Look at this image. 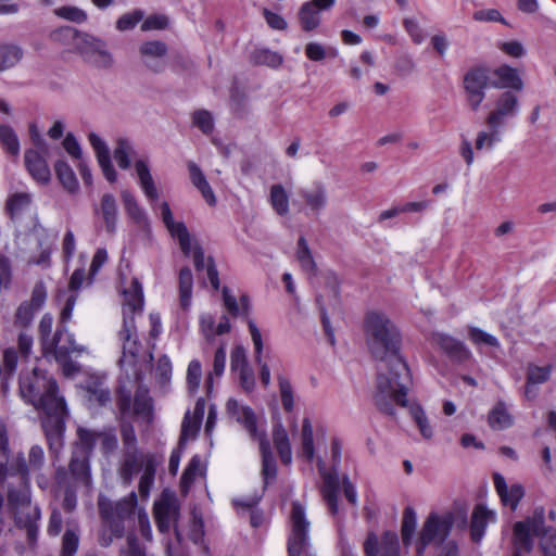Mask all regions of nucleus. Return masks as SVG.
<instances>
[{
  "label": "nucleus",
  "instance_id": "1",
  "mask_svg": "<svg viewBox=\"0 0 556 556\" xmlns=\"http://www.w3.org/2000/svg\"><path fill=\"white\" fill-rule=\"evenodd\" d=\"M364 333L368 350L380 362L374 401L377 408L389 416L395 415V405L407 406V391L412 377L400 354L401 333L382 312H368L364 318Z\"/></svg>",
  "mask_w": 556,
  "mask_h": 556
},
{
  "label": "nucleus",
  "instance_id": "2",
  "mask_svg": "<svg viewBox=\"0 0 556 556\" xmlns=\"http://www.w3.org/2000/svg\"><path fill=\"white\" fill-rule=\"evenodd\" d=\"M20 393L25 402L45 414L42 428L48 441L59 443L64 430L67 407L63 396L59 395L56 381L47 372L34 368L20 377Z\"/></svg>",
  "mask_w": 556,
  "mask_h": 556
},
{
  "label": "nucleus",
  "instance_id": "3",
  "mask_svg": "<svg viewBox=\"0 0 556 556\" xmlns=\"http://www.w3.org/2000/svg\"><path fill=\"white\" fill-rule=\"evenodd\" d=\"M144 296L141 283L134 278L129 288L124 290L123 327L118 332L123 354L118 363L125 374L127 383L137 384L142 380L140 363L141 343L138 340L136 316L143 313Z\"/></svg>",
  "mask_w": 556,
  "mask_h": 556
},
{
  "label": "nucleus",
  "instance_id": "4",
  "mask_svg": "<svg viewBox=\"0 0 556 556\" xmlns=\"http://www.w3.org/2000/svg\"><path fill=\"white\" fill-rule=\"evenodd\" d=\"M138 498L136 492H130L124 498L113 502L105 496L98 500V508L101 520L104 525L99 536V544L109 547L113 539H121L125 534V521L134 514Z\"/></svg>",
  "mask_w": 556,
  "mask_h": 556
},
{
  "label": "nucleus",
  "instance_id": "5",
  "mask_svg": "<svg viewBox=\"0 0 556 556\" xmlns=\"http://www.w3.org/2000/svg\"><path fill=\"white\" fill-rule=\"evenodd\" d=\"M454 522H459L462 527H465L467 523V511L459 509L443 515L431 513L424 522L419 533L416 546L417 555L422 556L429 544L441 545L450 535Z\"/></svg>",
  "mask_w": 556,
  "mask_h": 556
},
{
  "label": "nucleus",
  "instance_id": "6",
  "mask_svg": "<svg viewBox=\"0 0 556 556\" xmlns=\"http://www.w3.org/2000/svg\"><path fill=\"white\" fill-rule=\"evenodd\" d=\"M290 532L288 535L289 556H301L309 547V527L304 506L295 501L291 505Z\"/></svg>",
  "mask_w": 556,
  "mask_h": 556
},
{
  "label": "nucleus",
  "instance_id": "7",
  "mask_svg": "<svg viewBox=\"0 0 556 556\" xmlns=\"http://www.w3.org/2000/svg\"><path fill=\"white\" fill-rule=\"evenodd\" d=\"M549 529L554 528L545 526L544 507L538 506L531 517L514 525V545L525 553H530L534 545L533 539L543 535Z\"/></svg>",
  "mask_w": 556,
  "mask_h": 556
},
{
  "label": "nucleus",
  "instance_id": "8",
  "mask_svg": "<svg viewBox=\"0 0 556 556\" xmlns=\"http://www.w3.org/2000/svg\"><path fill=\"white\" fill-rule=\"evenodd\" d=\"M91 435L84 430H77L73 455L70 462V472L77 483L87 488L91 484L90 473Z\"/></svg>",
  "mask_w": 556,
  "mask_h": 556
},
{
  "label": "nucleus",
  "instance_id": "9",
  "mask_svg": "<svg viewBox=\"0 0 556 556\" xmlns=\"http://www.w3.org/2000/svg\"><path fill=\"white\" fill-rule=\"evenodd\" d=\"M117 407L123 417L132 414L149 419L152 414V400L149 396V390L143 386H138L132 403L131 390L121 379L117 391Z\"/></svg>",
  "mask_w": 556,
  "mask_h": 556
},
{
  "label": "nucleus",
  "instance_id": "10",
  "mask_svg": "<svg viewBox=\"0 0 556 556\" xmlns=\"http://www.w3.org/2000/svg\"><path fill=\"white\" fill-rule=\"evenodd\" d=\"M463 85L469 108L477 112L490 85L489 71L484 67L470 68L464 76Z\"/></svg>",
  "mask_w": 556,
  "mask_h": 556
},
{
  "label": "nucleus",
  "instance_id": "11",
  "mask_svg": "<svg viewBox=\"0 0 556 556\" xmlns=\"http://www.w3.org/2000/svg\"><path fill=\"white\" fill-rule=\"evenodd\" d=\"M77 47L84 60L89 64L98 68H109L112 66L113 56L102 39L84 34L79 37Z\"/></svg>",
  "mask_w": 556,
  "mask_h": 556
},
{
  "label": "nucleus",
  "instance_id": "12",
  "mask_svg": "<svg viewBox=\"0 0 556 556\" xmlns=\"http://www.w3.org/2000/svg\"><path fill=\"white\" fill-rule=\"evenodd\" d=\"M518 97L511 91H504L494 101L492 110L489 112L485 124L488 128L502 129L506 122L518 115Z\"/></svg>",
  "mask_w": 556,
  "mask_h": 556
},
{
  "label": "nucleus",
  "instance_id": "13",
  "mask_svg": "<svg viewBox=\"0 0 556 556\" xmlns=\"http://www.w3.org/2000/svg\"><path fill=\"white\" fill-rule=\"evenodd\" d=\"M46 463L45 452L40 445H33L26 459L23 453L12 458V470L21 478V482H30L31 473L41 471Z\"/></svg>",
  "mask_w": 556,
  "mask_h": 556
},
{
  "label": "nucleus",
  "instance_id": "14",
  "mask_svg": "<svg viewBox=\"0 0 556 556\" xmlns=\"http://www.w3.org/2000/svg\"><path fill=\"white\" fill-rule=\"evenodd\" d=\"M366 556H401L399 535L394 531H384L380 538L368 533L364 542Z\"/></svg>",
  "mask_w": 556,
  "mask_h": 556
},
{
  "label": "nucleus",
  "instance_id": "15",
  "mask_svg": "<svg viewBox=\"0 0 556 556\" xmlns=\"http://www.w3.org/2000/svg\"><path fill=\"white\" fill-rule=\"evenodd\" d=\"M149 462H151L154 466H157L159 464L155 455L153 454L142 453L139 450L123 452V458L118 469V473L123 483L130 485L134 477L141 470L144 471Z\"/></svg>",
  "mask_w": 556,
  "mask_h": 556
},
{
  "label": "nucleus",
  "instance_id": "16",
  "mask_svg": "<svg viewBox=\"0 0 556 556\" xmlns=\"http://www.w3.org/2000/svg\"><path fill=\"white\" fill-rule=\"evenodd\" d=\"M48 151L27 149L24 153V164L30 177L40 185L51 180V172L47 162Z\"/></svg>",
  "mask_w": 556,
  "mask_h": 556
},
{
  "label": "nucleus",
  "instance_id": "17",
  "mask_svg": "<svg viewBox=\"0 0 556 556\" xmlns=\"http://www.w3.org/2000/svg\"><path fill=\"white\" fill-rule=\"evenodd\" d=\"M337 469L338 467H332L331 471H327L324 462L321 459L318 460V470L323 478L321 494L332 516H336L339 510L340 478Z\"/></svg>",
  "mask_w": 556,
  "mask_h": 556
},
{
  "label": "nucleus",
  "instance_id": "18",
  "mask_svg": "<svg viewBox=\"0 0 556 556\" xmlns=\"http://www.w3.org/2000/svg\"><path fill=\"white\" fill-rule=\"evenodd\" d=\"M336 0H311L302 4L299 22L304 31H312L320 25V12L331 9Z\"/></svg>",
  "mask_w": 556,
  "mask_h": 556
},
{
  "label": "nucleus",
  "instance_id": "19",
  "mask_svg": "<svg viewBox=\"0 0 556 556\" xmlns=\"http://www.w3.org/2000/svg\"><path fill=\"white\" fill-rule=\"evenodd\" d=\"M226 410L230 417L243 425L253 439H260L265 435L264 433L258 432L256 416L251 407L241 405L235 399H229L226 404Z\"/></svg>",
  "mask_w": 556,
  "mask_h": 556
},
{
  "label": "nucleus",
  "instance_id": "20",
  "mask_svg": "<svg viewBox=\"0 0 556 556\" xmlns=\"http://www.w3.org/2000/svg\"><path fill=\"white\" fill-rule=\"evenodd\" d=\"M161 216L172 237L178 240L182 253L185 255H189L191 252L190 233L184 223L174 222L173 214L167 202H163L161 204Z\"/></svg>",
  "mask_w": 556,
  "mask_h": 556
},
{
  "label": "nucleus",
  "instance_id": "21",
  "mask_svg": "<svg viewBox=\"0 0 556 556\" xmlns=\"http://www.w3.org/2000/svg\"><path fill=\"white\" fill-rule=\"evenodd\" d=\"M153 513L157 530L161 533H167L178 519L179 507L175 500L162 498L155 502Z\"/></svg>",
  "mask_w": 556,
  "mask_h": 556
},
{
  "label": "nucleus",
  "instance_id": "22",
  "mask_svg": "<svg viewBox=\"0 0 556 556\" xmlns=\"http://www.w3.org/2000/svg\"><path fill=\"white\" fill-rule=\"evenodd\" d=\"M432 343L439 346L453 362L464 363L471 357L470 351L463 342L445 333H433Z\"/></svg>",
  "mask_w": 556,
  "mask_h": 556
},
{
  "label": "nucleus",
  "instance_id": "23",
  "mask_svg": "<svg viewBox=\"0 0 556 556\" xmlns=\"http://www.w3.org/2000/svg\"><path fill=\"white\" fill-rule=\"evenodd\" d=\"M493 482L503 505L516 510L519 502L525 496V488L520 483L508 485L501 473L493 475Z\"/></svg>",
  "mask_w": 556,
  "mask_h": 556
},
{
  "label": "nucleus",
  "instance_id": "24",
  "mask_svg": "<svg viewBox=\"0 0 556 556\" xmlns=\"http://www.w3.org/2000/svg\"><path fill=\"white\" fill-rule=\"evenodd\" d=\"M139 52L148 68L155 73H160L164 70L165 63L163 58L167 53L166 43L159 40L146 41L140 46Z\"/></svg>",
  "mask_w": 556,
  "mask_h": 556
},
{
  "label": "nucleus",
  "instance_id": "25",
  "mask_svg": "<svg viewBox=\"0 0 556 556\" xmlns=\"http://www.w3.org/2000/svg\"><path fill=\"white\" fill-rule=\"evenodd\" d=\"M30 502L29 483L25 484L22 482L21 489H9L8 506L13 514L14 521H16L18 515H30L38 507L37 505L31 506Z\"/></svg>",
  "mask_w": 556,
  "mask_h": 556
},
{
  "label": "nucleus",
  "instance_id": "26",
  "mask_svg": "<svg viewBox=\"0 0 556 556\" xmlns=\"http://www.w3.org/2000/svg\"><path fill=\"white\" fill-rule=\"evenodd\" d=\"M67 342L68 345H61L58 342L52 343L53 350L50 351L49 356H52L60 364L63 374L68 377L79 371L78 365L71 359V354L81 353L84 349L74 344L68 338Z\"/></svg>",
  "mask_w": 556,
  "mask_h": 556
},
{
  "label": "nucleus",
  "instance_id": "27",
  "mask_svg": "<svg viewBox=\"0 0 556 556\" xmlns=\"http://www.w3.org/2000/svg\"><path fill=\"white\" fill-rule=\"evenodd\" d=\"M94 214L103 220L105 231L114 235L117 228L118 208L113 194L104 193L98 205H94Z\"/></svg>",
  "mask_w": 556,
  "mask_h": 556
},
{
  "label": "nucleus",
  "instance_id": "28",
  "mask_svg": "<svg viewBox=\"0 0 556 556\" xmlns=\"http://www.w3.org/2000/svg\"><path fill=\"white\" fill-rule=\"evenodd\" d=\"M88 140L96 152L99 166L101 167L104 177L110 182H114L117 175L111 162V155L106 143L94 132H90L88 135Z\"/></svg>",
  "mask_w": 556,
  "mask_h": 556
},
{
  "label": "nucleus",
  "instance_id": "29",
  "mask_svg": "<svg viewBox=\"0 0 556 556\" xmlns=\"http://www.w3.org/2000/svg\"><path fill=\"white\" fill-rule=\"evenodd\" d=\"M188 256H192L194 267L198 271L206 270V278L212 288L217 291L220 287L219 276L213 257L205 258L204 251L199 244H191V252Z\"/></svg>",
  "mask_w": 556,
  "mask_h": 556
},
{
  "label": "nucleus",
  "instance_id": "30",
  "mask_svg": "<svg viewBox=\"0 0 556 556\" xmlns=\"http://www.w3.org/2000/svg\"><path fill=\"white\" fill-rule=\"evenodd\" d=\"M77 430H84L91 435V451L96 444H100V450L104 456L113 454L118 445L117 437L113 428H103L102 430H92L84 427H78Z\"/></svg>",
  "mask_w": 556,
  "mask_h": 556
},
{
  "label": "nucleus",
  "instance_id": "31",
  "mask_svg": "<svg viewBox=\"0 0 556 556\" xmlns=\"http://www.w3.org/2000/svg\"><path fill=\"white\" fill-rule=\"evenodd\" d=\"M53 326V317L51 314H45L39 321V334L42 343V351L46 357H49L50 351L53 350L52 343L63 341V327L59 325L53 337H50Z\"/></svg>",
  "mask_w": 556,
  "mask_h": 556
},
{
  "label": "nucleus",
  "instance_id": "32",
  "mask_svg": "<svg viewBox=\"0 0 556 556\" xmlns=\"http://www.w3.org/2000/svg\"><path fill=\"white\" fill-rule=\"evenodd\" d=\"M300 195L305 201L307 207L315 214L320 213L328 202L326 187L320 181L314 182L309 188L300 190Z\"/></svg>",
  "mask_w": 556,
  "mask_h": 556
},
{
  "label": "nucleus",
  "instance_id": "33",
  "mask_svg": "<svg viewBox=\"0 0 556 556\" xmlns=\"http://www.w3.org/2000/svg\"><path fill=\"white\" fill-rule=\"evenodd\" d=\"M249 331L252 338V342L254 345L255 361L258 365H261L260 371V380L264 387H268L270 383V370L266 363H262V354H263V340L262 333L257 328L256 324L250 319L248 321Z\"/></svg>",
  "mask_w": 556,
  "mask_h": 556
},
{
  "label": "nucleus",
  "instance_id": "34",
  "mask_svg": "<svg viewBox=\"0 0 556 556\" xmlns=\"http://www.w3.org/2000/svg\"><path fill=\"white\" fill-rule=\"evenodd\" d=\"M124 208L129 218L141 229L149 228V219L144 211L139 206L135 195L128 190L121 192Z\"/></svg>",
  "mask_w": 556,
  "mask_h": 556
},
{
  "label": "nucleus",
  "instance_id": "35",
  "mask_svg": "<svg viewBox=\"0 0 556 556\" xmlns=\"http://www.w3.org/2000/svg\"><path fill=\"white\" fill-rule=\"evenodd\" d=\"M89 394V401L99 406H104L111 401V392L103 378L90 377L85 384Z\"/></svg>",
  "mask_w": 556,
  "mask_h": 556
},
{
  "label": "nucleus",
  "instance_id": "36",
  "mask_svg": "<svg viewBox=\"0 0 556 556\" xmlns=\"http://www.w3.org/2000/svg\"><path fill=\"white\" fill-rule=\"evenodd\" d=\"M135 170L139 179V185L146 197L151 202L156 201L159 199V192L151 176L148 163L143 160L136 161Z\"/></svg>",
  "mask_w": 556,
  "mask_h": 556
},
{
  "label": "nucleus",
  "instance_id": "37",
  "mask_svg": "<svg viewBox=\"0 0 556 556\" xmlns=\"http://www.w3.org/2000/svg\"><path fill=\"white\" fill-rule=\"evenodd\" d=\"M257 440L260 441V450L262 454V473L264 483L267 485L276 479L277 465L266 437L264 435Z\"/></svg>",
  "mask_w": 556,
  "mask_h": 556
},
{
  "label": "nucleus",
  "instance_id": "38",
  "mask_svg": "<svg viewBox=\"0 0 556 556\" xmlns=\"http://www.w3.org/2000/svg\"><path fill=\"white\" fill-rule=\"evenodd\" d=\"M41 518V510L39 507H36L35 510L27 516L18 515L16 517V521H14L15 526L21 529L26 530L27 542L30 547H35L38 539L39 526L38 522Z\"/></svg>",
  "mask_w": 556,
  "mask_h": 556
},
{
  "label": "nucleus",
  "instance_id": "39",
  "mask_svg": "<svg viewBox=\"0 0 556 556\" xmlns=\"http://www.w3.org/2000/svg\"><path fill=\"white\" fill-rule=\"evenodd\" d=\"M273 441L279 454L280 460L285 465H290L292 462V450L289 435L282 424L278 422L273 428Z\"/></svg>",
  "mask_w": 556,
  "mask_h": 556
},
{
  "label": "nucleus",
  "instance_id": "40",
  "mask_svg": "<svg viewBox=\"0 0 556 556\" xmlns=\"http://www.w3.org/2000/svg\"><path fill=\"white\" fill-rule=\"evenodd\" d=\"M193 275L189 267H182L178 275L179 304L185 311L189 309L192 301Z\"/></svg>",
  "mask_w": 556,
  "mask_h": 556
},
{
  "label": "nucleus",
  "instance_id": "41",
  "mask_svg": "<svg viewBox=\"0 0 556 556\" xmlns=\"http://www.w3.org/2000/svg\"><path fill=\"white\" fill-rule=\"evenodd\" d=\"M494 75L498 79L496 86L500 88H509L516 91H520L523 88L522 79L516 68L508 65H501L494 71Z\"/></svg>",
  "mask_w": 556,
  "mask_h": 556
},
{
  "label": "nucleus",
  "instance_id": "42",
  "mask_svg": "<svg viewBox=\"0 0 556 556\" xmlns=\"http://www.w3.org/2000/svg\"><path fill=\"white\" fill-rule=\"evenodd\" d=\"M31 203V193L15 192L8 198L5 208L12 218H18L29 210Z\"/></svg>",
  "mask_w": 556,
  "mask_h": 556
},
{
  "label": "nucleus",
  "instance_id": "43",
  "mask_svg": "<svg viewBox=\"0 0 556 556\" xmlns=\"http://www.w3.org/2000/svg\"><path fill=\"white\" fill-rule=\"evenodd\" d=\"M56 177L63 188L70 193H76L79 189L78 180L72 167L63 160H59L54 164Z\"/></svg>",
  "mask_w": 556,
  "mask_h": 556
},
{
  "label": "nucleus",
  "instance_id": "44",
  "mask_svg": "<svg viewBox=\"0 0 556 556\" xmlns=\"http://www.w3.org/2000/svg\"><path fill=\"white\" fill-rule=\"evenodd\" d=\"M17 365V353L14 349H7L3 353V366H1V391L5 395L9 391V381L13 377Z\"/></svg>",
  "mask_w": 556,
  "mask_h": 556
},
{
  "label": "nucleus",
  "instance_id": "45",
  "mask_svg": "<svg viewBox=\"0 0 556 556\" xmlns=\"http://www.w3.org/2000/svg\"><path fill=\"white\" fill-rule=\"evenodd\" d=\"M301 455L307 462H313V459L315 457L313 425L308 417H305L302 421Z\"/></svg>",
  "mask_w": 556,
  "mask_h": 556
},
{
  "label": "nucleus",
  "instance_id": "46",
  "mask_svg": "<svg viewBox=\"0 0 556 556\" xmlns=\"http://www.w3.org/2000/svg\"><path fill=\"white\" fill-rule=\"evenodd\" d=\"M490 515L491 513L488 511L482 505H477L475 507L470 523L472 541L479 542L482 539Z\"/></svg>",
  "mask_w": 556,
  "mask_h": 556
},
{
  "label": "nucleus",
  "instance_id": "47",
  "mask_svg": "<svg viewBox=\"0 0 556 556\" xmlns=\"http://www.w3.org/2000/svg\"><path fill=\"white\" fill-rule=\"evenodd\" d=\"M269 201L278 215L285 216L289 213V195L283 186L277 184L270 187Z\"/></svg>",
  "mask_w": 556,
  "mask_h": 556
},
{
  "label": "nucleus",
  "instance_id": "48",
  "mask_svg": "<svg viewBox=\"0 0 556 556\" xmlns=\"http://www.w3.org/2000/svg\"><path fill=\"white\" fill-rule=\"evenodd\" d=\"M204 470L205 467L202 464L201 457L199 455L192 456L181 476V489L186 492L194 482L195 478L204 473Z\"/></svg>",
  "mask_w": 556,
  "mask_h": 556
},
{
  "label": "nucleus",
  "instance_id": "49",
  "mask_svg": "<svg viewBox=\"0 0 556 556\" xmlns=\"http://www.w3.org/2000/svg\"><path fill=\"white\" fill-rule=\"evenodd\" d=\"M296 258L305 273L309 275L316 273L317 266L304 237H300L298 240Z\"/></svg>",
  "mask_w": 556,
  "mask_h": 556
},
{
  "label": "nucleus",
  "instance_id": "50",
  "mask_svg": "<svg viewBox=\"0 0 556 556\" xmlns=\"http://www.w3.org/2000/svg\"><path fill=\"white\" fill-rule=\"evenodd\" d=\"M134 153V147L127 139L119 138L116 141L113 155L121 169H128L130 167Z\"/></svg>",
  "mask_w": 556,
  "mask_h": 556
},
{
  "label": "nucleus",
  "instance_id": "51",
  "mask_svg": "<svg viewBox=\"0 0 556 556\" xmlns=\"http://www.w3.org/2000/svg\"><path fill=\"white\" fill-rule=\"evenodd\" d=\"M417 525L416 513L412 507H406L403 511L401 535L403 544L407 547L412 544Z\"/></svg>",
  "mask_w": 556,
  "mask_h": 556
},
{
  "label": "nucleus",
  "instance_id": "52",
  "mask_svg": "<svg viewBox=\"0 0 556 556\" xmlns=\"http://www.w3.org/2000/svg\"><path fill=\"white\" fill-rule=\"evenodd\" d=\"M38 312L28 302H22L14 314L13 325L22 330H27L33 324L35 314Z\"/></svg>",
  "mask_w": 556,
  "mask_h": 556
},
{
  "label": "nucleus",
  "instance_id": "53",
  "mask_svg": "<svg viewBox=\"0 0 556 556\" xmlns=\"http://www.w3.org/2000/svg\"><path fill=\"white\" fill-rule=\"evenodd\" d=\"M23 58V50L16 45L0 46V71H4L17 64Z\"/></svg>",
  "mask_w": 556,
  "mask_h": 556
},
{
  "label": "nucleus",
  "instance_id": "54",
  "mask_svg": "<svg viewBox=\"0 0 556 556\" xmlns=\"http://www.w3.org/2000/svg\"><path fill=\"white\" fill-rule=\"evenodd\" d=\"M409 413L422 438L430 440L433 437V428L422 407L420 405H412Z\"/></svg>",
  "mask_w": 556,
  "mask_h": 556
},
{
  "label": "nucleus",
  "instance_id": "55",
  "mask_svg": "<svg viewBox=\"0 0 556 556\" xmlns=\"http://www.w3.org/2000/svg\"><path fill=\"white\" fill-rule=\"evenodd\" d=\"M0 144L10 154L17 156L20 141L15 131L8 125H0Z\"/></svg>",
  "mask_w": 556,
  "mask_h": 556
},
{
  "label": "nucleus",
  "instance_id": "56",
  "mask_svg": "<svg viewBox=\"0 0 556 556\" xmlns=\"http://www.w3.org/2000/svg\"><path fill=\"white\" fill-rule=\"evenodd\" d=\"M502 141L501 130L497 128H489L477 134L475 147L477 150H492L494 146Z\"/></svg>",
  "mask_w": 556,
  "mask_h": 556
},
{
  "label": "nucleus",
  "instance_id": "57",
  "mask_svg": "<svg viewBox=\"0 0 556 556\" xmlns=\"http://www.w3.org/2000/svg\"><path fill=\"white\" fill-rule=\"evenodd\" d=\"M489 424L493 429H505L511 425V418L503 403H498L489 415Z\"/></svg>",
  "mask_w": 556,
  "mask_h": 556
},
{
  "label": "nucleus",
  "instance_id": "58",
  "mask_svg": "<svg viewBox=\"0 0 556 556\" xmlns=\"http://www.w3.org/2000/svg\"><path fill=\"white\" fill-rule=\"evenodd\" d=\"M278 386L281 397V404L287 413L294 408V393L290 380L283 376H278Z\"/></svg>",
  "mask_w": 556,
  "mask_h": 556
},
{
  "label": "nucleus",
  "instance_id": "59",
  "mask_svg": "<svg viewBox=\"0 0 556 556\" xmlns=\"http://www.w3.org/2000/svg\"><path fill=\"white\" fill-rule=\"evenodd\" d=\"M202 380V366L200 361L192 359L187 368V387L190 393H195Z\"/></svg>",
  "mask_w": 556,
  "mask_h": 556
},
{
  "label": "nucleus",
  "instance_id": "60",
  "mask_svg": "<svg viewBox=\"0 0 556 556\" xmlns=\"http://www.w3.org/2000/svg\"><path fill=\"white\" fill-rule=\"evenodd\" d=\"M79 546V535L76 530L67 529L62 538L60 556H75Z\"/></svg>",
  "mask_w": 556,
  "mask_h": 556
},
{
  "label": "nucleus",
  "instance_id": "61",
  "mask_svg": "<svg viewBox=\"0 0 556 556\" xmlns=\"http://www.w3.org/2000/svg\"><path fill=\"white\" fill-rule=\"evenodd\" d=\"M121 437L123 442V452L137 451V435L134 426L128 421L121 422Z\"/></svg>",
  "mask_w": 556,
  "mask_h": 556
},
{
  "label": "nucleus",
  "instance_id": "62",
  "mask_svg": "<svg viewBox=\"0 0 556 556\" xmlns=\"http://www.w3.org/2000/svg\"><path fill=\"white\" fill-rule=\"evenodd\" d=\"M144 17V13L142 10L136 9L132 12L125 13L118 17L116 21V28L119 31L130 30L136 27V25L142 21Z\"/></svg>",
  "mask_w": 556,
  "mask_h": 556
},
{
  "label": "nucleus",
  "instance_id": "63",
  "mask_svg": "<svg viewBox=\"0 0 556 556\" xmlns=\"http://www.w3.org/2000/svg\"><path fill=\"white\" fill-rule=\"evenodd\" d=\"M118 556H147L134 532L127 534L126 544L119 548Z\"/></svg>",
  "mask_w": 556,
  "mask_h": 556
},
{
  "label": "nucleus",
  "instance_id": "64",
  "mask_svg": "<svg viewBox=\"0 0 556 556\" xmlns=\"http://www.w3.org/2000/svg\"><path fill=\"white\" fill-rule=\"evenodd\" d=\"M539 539L544 556H556V529L547 530Z\"/></svg>",
  "mask_w": 556,
  "mask_h": 556
}]
</instances>
